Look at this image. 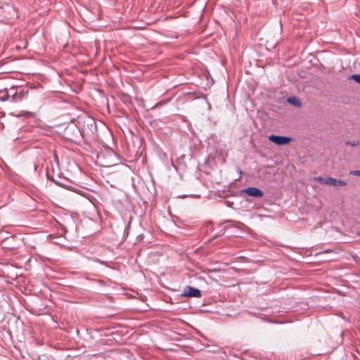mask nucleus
<instances>
[{
    "label": "nucleus",
    "mask_w": 360,
    "mask_h": 360,
    "mask_svg": "<svg viewBox=\"0 0 360 360\" xmlns=\"http://www.w3.org/2000/svg\"><path fill=\"white\" fill-rule=\"evenodd\" d=\"M269 140L276 145L283 146L290 143L291 141V138L288 136L271 135L269 136Z\"/></svg>",
    "instance_id": "obj_1"
},
{
    "label": "nucleus",
    "mask_w": 360,
    "mask_h": 360,
    "mask_svg": "<svg viewBox=\"0 0 360 360\" xmlns=\"http://www.w3.org/2000/svg\"><path fill=\"white\" fill-rule=\"evenodd\" d=\"M183 295L189 297H200L202 295L200 290L191 286H186L184 288Z\"/></svg>",
    "instance_id": "obj_2"
},
{
    "label": "nucleus",
    "mask_w": 360,
    "mask_h": 360,
    "mask_svg": "<svg viewBox=\"0 0 360 360\" xmlns=\"http://www.w3.org/2000/svg\"><path fill=\"white\" fill-rule=\"evenodd\" d=\"M26 96L27 94L20 89V91L17 90L15 93L11 94V101L13 102H19L22 101Z\"/></svg>",
    "instance_id": "obj_3"
},
{
    "label": "nucleus",
    "mask_w": 360,
    "mask_h": 360,
    "mask_svg": "<svg viewBox=\"0 0 360 360\" xmlns=\"http://www.w3.org/2000/svg\"><path fill=\"white\" fill-rule=\"evenodd\" d=\"M245 192L250 196L252 197H262L263 195V192L255 187H249L245 190Z\"/></svg>",
    "instance_id": "obj_4"
},
{
    "label": "nucleus",
    "mask_w": 360,
    "mask_h": 360,
    "mask_svg": "<svg viewBox=\"0 0 360 360\" xmlns=\"http://www.w3.org/2000/svg\"><path fill=\"white\" fill-rule=\"evenodd\" d=\"M318 181L321 184H326V185H330V186H335L336 179L332 177H326V178H322L319 177Z\"/></svg>",
    "instance_id": "obj_5"
},
{
    "label": "nucleus",
    "mask_w": 360,
    "mask_h": 360,
    "mask_svg": "<svg viewBox=\"0 0 360 360\" xmlns=\"http://www.w3.org/2000/svg\"><path fill=\"white\" fill-rule=\"evenodd\" d=\"M11 96V94L6 90L0 91V100L4 101L8 100Z\"/></svg>",
    "instance_id": "obj_6"
},
{
    "label": "nucleus",
    "mask_w": 360,
    "mask_h": 360,
    "mask_svg": "<svg viewBox=\"0 0 360 360\" xmlns=\"http://www.w3.org/2000/svg\"><path fill=\"white\" fill-rule=\"evenodd\" d=\"M288 101L295 106H301V103L295 97L288 98Z\"/></svg>",
    "instance_id": "obj_7"
},
{
    "label": "nucleus",
    "mask_w": 360,
    "mask_h": 360,
    "mask_svg": "<svg viewBox=\"0 0 360 360\" xmlns=\"http://www.w3.org/2000/svg\"><path fill=\"white\" fill-rule=\"evenodd\" d=\"M350 78L356 82L360 84V75H352Z\"/></svg>",
    "instance_id": "obj_8"
},
{
    "label": "nucleus",
    "mask_w": 360,
    "mask_h": 360,
    "mask_svg": "<svg viewBox=\"0 0 360 360\" xmlns=\"http://www.w3.org/2000/svg\"><path fill=\"white\" fill-rule=\"evenodd\" d=\"M347 185V183L342 180H337L336 179V182H335V186H345Z\"/></svg>",
    "instance_id": "obj_9"
},
{
    "label": "nucleus",
    "mask_w": 360,
    "mask_h": 360,
    "mask_svg": "<svg viewBox=\"0 0 360 360\" xmlns=\"http://www.w3.org/2000/svg\"><path fill=\"white\" fill-rule=\"evenodd\" d=\"M351 174H352L355 176H360V170H355V171L351 172Z\"/></svg>",
    "instance_id": "obj_10"
},
{
    "label": "nucleus",
    "mask_w": 360,
    "mask_h": 360,
    "mask_svg": "<svg viewBox=\"0 0 360 360\" xmlns=\"http://www.w3.org/2000/svg\"><path fill=\"white\" fill-rule=\"evenodd\" d=\"M346 143L347 145H350L352 146H357L359 144V142H347Z\"/></svg>",
    "instance_id": "obj_11"
},
{
    "label": "nucleus",
    "mask_w": 360,
    "mask_h": 360,
    "mask_svg": "<svg viewBox=\"0 0 360 360\" xmlns=\"http://www.w3.org/2000/svg\"><path fill=\"white\" fill-rule=\"evenodd\" d=\"M331 252V250H328H328H323V252H320V254H321V253H326V252Z\"/></svg>",
    "instance_id": "obj_12"
},
{
    "label": "nucleus",
    "mask_w": 360,
    "mask_h": 360,
    "mask_svg": "<svg viewBox=\"0 0 360 360\" xmlns=\"http://www.w3.org/2000/svg\"><path fill=\"white\" fill-rule=\"evenodd\" d=\"M160 105V103H158L156 104V106H158Z\"/></svg>",
    "instance_id": "obj_13"
}]
</instances>
